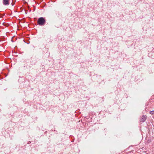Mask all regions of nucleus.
Listing matches in <instances>:
<instances>
[{
	"label": "nucleus",
	"instance_id": "1",
	"mask_svg": "<svg viewBox=\"0 0 154 154\" xmlns=\"http://www.w3.org/2000/svg\"><path fill=\"white\" fill-rule=\"evenodd\" d=\"M45 23V20L43 17L39 18V25L43 26Z\"/></svg>",
	"mask_w": 154,
	"mask_h": 154
},
{
	"label": "nucleus",
	"instance_id": "5",
	"mask_svg": "<svg viewBox=\"0 0 154 154\" xmlns=\"http://www.w3.org/2000/svg\"><path fill=\"white\" fill-rule=\"evenodd\" d=\"M11 5L12 6H13L14 5V3H11Z\"/></svg>",
	"mask_w": 154,
	"mask_h": 154
},
{
	"label": "nucleus",
	"instance_id": "6",
	"mask_svg": "<svg viewBox=\"0 0 154 154\" xmlns=\"http://www.w3.org/2000/svg\"><path fill=\"white\" fill-rule=\"evenodd\" d=\"M37 23L38 24V19L37 20Z\"/></svg>",
	"mask_w": 154,
	"mask_h": 154
},
{
	"label": "nucleus",
	"instance_id": "4",
	"mask_svg": "<svg viewBox=\"0 0 154 154\" xmlns=\"http://www.w3.org/2000/svg\"><path fill=\"white\" fill-rule=\"evenodd\" d=\"M150 113L151 115L154 114V110L150 111Z\"/></svg>",
	"mask_w": 154,
	"mask_h": 154
},
{
	"label": "nucleus",
	"instance_id": "3",
	"mask_svg": "<svg viewBox=\"0 0 154 154\" xmlns=\"http://www.w3.org/2000/svg\"><path fill=\"white\" fill-rule=\"evenodd\" d=\"M146 119V117L145 116H143L142 117V118L141 119L140 121L141 122H144Z\"/></svg>",
	"mask_w": 154,
	"mask_h": 154
},
{
	"label": "nucleus",
	"instance_id": "7",
	"mask_svg": "<svg viewBox=\"0 0 154 154\" xmlns=\"http://www.w3.org/2000/svg\"><path fill=\"white\" fill-rule=\"evenodd\" d=\"M34 0L35 1V2H36V1L35 0Z\"/></svg>",
	"mask_w": 154,
	"mask_h": 154
},
{
	"label": "nucleus",
	"instance_id": "2",
	"mask_svg": "<svg viewBox=\"0 0 154 154\" xmlns=\"http://www.w3.org/2000/svg\"><path fill=\"white\" fill-rule=\"evenodd\" d=\"M10 0H3V3L5 5H9Z\"/></svg>",
	"mask_w": 154,
	"mask_h": 154
}]
</instances>
